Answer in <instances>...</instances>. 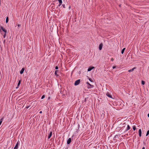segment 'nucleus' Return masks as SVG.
Returning a JSON list of instances; mask_svg holds the SVG:
<instances>
[{"label": "nucleus", "instance_id": "obj_1", "mask_svg": "<svg viewBox=\"0 0 149 149\" xmlns=\"http://www.w3.org/2000/svg\"><path fill=\"white\" fill-rule=\"evenodd\" d=\"M120 125H122V127H125V126H127V129L124 132H126L129 130L130 128L129 125L127 124V123H126L125 122L123 123H121Z\"/></svg>", "mask_w": 149, "mask_h": 149}, {"label": "nucleus", "instance_id": "obj_2", "mask_svg": "<svg viewBox=\"0 0 149 149\" xmlns=\"http://www.w3.org/2000/svg\"><path fill=\"white\" fill-rule=\"evenodd\" d=\"M80 80L79 79L77 80H76L74 84V85L75 86H77L80 83Z\"/></svg>", "mask_w": 149, "mask_h": 149}, {"label": "nucleus", "instance_id": "obj_3", "mask_svg": "<svg viewBox=\"0 0 149 149\" xmlns=\"http://www.w3.org/2000/svg\"><path fill=\"white\" fill-rule=\"evenodd\" d=\"M87 83L89 85L88 86V88H90L91 87H93V85L90 84L88 82H87Z\"/></svg>", "mask_w": 149, "mask_h": 149}, {"label": "nucleus", "instance_id": "obj_4", "mask_svg": "<svg viewBox=\"0 0 149 149\" xmlns=\"http://www.w3.org/2000/svg\"><path fill=\"white\" fill-rule=\"evenodd\" d=\"M18 144H19V143L18 142H17L16 143V144L15 146L14 147L13 149H17V148H18Z\"/></svg>", "mask_w": 149, "mask_h": 149}, {"label": "nucleus", "instance_id": "obj_5", "mask_svg": "<svg viewBox=\"0 0 149 149\" xmlns=\"http://www.w3.org/2000/svg\"><path fill=\"white\" fill-rule=\"evenodd\" d=\"M71 139L70 138H69L67 141V143L68 144H70L71 142Z\"/></svg>", "mask_w": 149, "mask_h": 149}, {"label": "nucleus", "instance_id": "obj_6", "mask_svg": "<svg viewBox=\"0 0 149 149\" xmlns=\"http://www.w3.org/2000/svg\"><path fill=\"white\" fill-rule=\"evenodd\" d=\"M139 136L141 137V129H140L139 131Z\"/></svg>", "mask_w": 149, "mask_h": 149}, {"label": "nucleus", "instance_id": "obj_7", "mask_svg": "<svg viewBox=\"0 0 149 149\" xmlns=\"http://www.w3.org/2000/svg\"><path fill=\"white\" fill-rule=\"evenodd\" d=\"M52 134V131H50V132L49 133V134L48 136V139H49L51 137V136Z\"/></svg>", "mask_w": 149, "mask_h": 149}, {"label": "nucleus", "instance_id": "obj_8", "mask_svg": "<svg viewBox=\"0 0 149 149\" xmlns=\"http://www.w3.org/2000/svg\"><path fill=\"white\" fill-rule=\"evenodd\" d=\"M103 45L102 43L100 44L99 45V49L100 50H101L102 47Z\"/></svg>", "mask_w": 149, "mask_h": 149}, {"label": "nucleus", "instance_id": "obj_9", "mask_svg": "<svg viewBox=\"0 0 149 149\" xmlns=\"http://www.w3.org/2000/svg\"><path fill=\"white\" fill-rule=\"evenodd\" d=\"M94 68V67H91L89 68L88 69V71H91L92 69H93Z\"/></svg>", "mask_w": 149, "mask_h": 149}, {"label": "nucleus", "instance_id": "obj_10", "mask_svg": "<svg viewBox=\"0 0 149 149\" xmlns=\"http://www.w3.org/2000/svg\"><path fill=\"white\" fill-rule=\"evenodd\" d=\"M136 68L135 67H134L133 68H132V69L130 70H129L128 71L129 72H132L134 69H136Z\"/></svg>", "mask_w": 149, "mask_h": 149}, {"label": "nucleus", "instance_id": "obj_11", "mask_svg": "<svg viewBox=\"0 0 149 149\" xmlns=\"http://www.w3.org/2000/svg\"><path fill=\"white\" fill-rule=\"evenodd\" d=\"M24 68H22V70H21L20 71V74H23V73L24 72Z\"/></svg>", "mask_w": 149, "mask_h": 149}, {"label": "nucleus", "instance_id": "obj_12", "mask_svg": "<svg viewBox=\"0 0 149 149\" xmlns=\"http://www.w3.org/2000/svg\"><path fill=\"white\" fill-rule=\"evenodd\" d=\"M106 95L108 96V97L110 98H112V96L109 93H106Z\"/></svg>", "mask_w": 149, "mask_h": 149}, {"label": "nucleus", "instance_id": "obj_13", "mask_svg": "<svg viewBox=\"0 0 149 149\" xmlns=\"http://www.w3.org/2000/svg\"><path fill=\"white\" fill-rule=\"evenodd\" d=\"M125 49V48H123V49H122V51H121V53L122 54H123V53Z\"/></svg>", "mask_w": 149, "mask_h": 149}, {"label": "nucleus", "instance_id": "obj_14", "mask_svg": "<svg viewBox=\"0 0 149 149\" xmlns=\"http://www.w3.org/2000/svg\"><path fill=\"white\" fill-rule=\"evenodd\" d=\"M8 21V17H7L6 19V23H7Z\"/></svg>", "mask_w": 149, "mask_h": 149}, {"label": "nucleus", "instance_id": "obj_15", "mask_svg": "<svg viewBox=\"0 0 149 149\" xmlns=\"http://www.w3.org/2000/svg\"><path fill=\"white\" fill-rule=\"evenodd\" d=\"M5 33H6L7 31L4 28L2 29V30Z\"/></svg>", "mask_w": 149, "mask_h": 149}, {"label": "nucleus", "instance_id": "obj_16", "mask_svg": "<svg viewBox=\"0 0 149 149\" xmlns=\"http://www.w3.org/2000/svg\"><path fill=\"white\" fill-rule=\"evenodd\" d=\"M58 71V70H56L55 71V74L56 75V76H58V75L57 74V72Z\"/></svg>", "mask_w": 149, "mask_h": 149}, {"label": "nucleus", "instance_id": "obj_17", "mask_svg": "<svg viewBox=\"0 0 149 149\" xmlns=\"http://www.w3.org/2000/svg\"><path fill=\"white\" fill-rule=\"evenodd\" d=\"M21 83V80L19 81L18 84H17V86H19V85H20Z\"/></svg>", "mask_w": 149, "mask_h": 149}, {"label": "nucleus", "instance_id": "obj_18", "mask_svg": "<svg viewBox=\"0 0 149 149\" xmlns=\"http://www.w3.org/2000/svg\"><path fill=\"white\" fill-rule=\"evenodd\" d=\"M145 82L144 81L142 80L141 81L142 84L143 85L145 84Z\"/></svg>", "mask_w": 149, "mask_h": 149}, {"label": "nucleus", "instance_id": "obj_19", "mask_svg": "<svg viewBox=\"0 0 149 149\" xmlns=\"http://www.w3.org/2000/svg\"><path fill=\"white\" fill-rule=\"evenodd\" d=\"M3 120V118H2L1 119V120H0V125H1V123L2 122V121Z\"/></svg>", "mask_w": 149, "mask_h": 149}, {"label": "nucleus", "instance_id": "obj_20", "mask_svg": "<svg viewBox=\"0 0 149 149\" xmlns=\"http://www.w3.org/2000/svg\"><path fill=\"white\" fill-rule=\"evenodd\" d=\"M58 1L59 3L60 4H62V0H58Z\"/></svg>", "mask_w": 149, "mask_h": 149}, {"label": "nucleus", "instance_id": "obj_21", "mask_svg": "<svg viewBox=\"0 0 149 149\" xmlns=\"http://www.w3.org/2000/svg\"><path fill=\"white\" fill-rule=\"evenodd\" d=\"M133 130H135L136 129V127L135 125L133 127Z\"/></svg>", "mask_w": 149, "mask_h": 149}, {"label": "nucleus", "instance_id": "obj_22", "mask_svg": "<svg viewBox=\"0 0 149 149\" xmlns=\"http://www.w3.org/2000/svg\"><path fill=\"white\" fill-rule=\"evenodd\" d=\"M6 33H5L3 35V37L4 38H5L6 36Z\"/></svg>", "mask_w": 149, "mask_h": 149}, {"label": "nucleus", "instance_id": "obj_23", "mask_svg": "<svg viewBox=\"0 0 149 149\" xmlns=\"http://www.w3.org/2000/svg\"><path fill=\"white\" fill-rule=\"evenodd\" d=\"M149 134V130L147 131L146 136H147Z\"/></svg>", "mask_w": 149, "mask_h": 149}, {"label": "nucleus", "instance_id": "obj_24", "mask_svg": "<svg viewBox=\"0 0 149 149\" xmlns=\"http://www.w3.org/2000/svg\"><path fill=\"white\" fill-rule=\"evenodd\" d=\"M45 95H43L42 96V97H41V99H43V98H45Z\"/></svg>", "mask_w": 149, "mask_h": 149}, {"label": "nucleus", "instance_id": "obj_25", "mask_svg": "<svg viewBox=\"0 0 149 149\" xmlns=\"http://www.w3.org/2000/svg\"><path fill=\"white\" fill-rule=\"evenodd\" d=\"M0 28L1 29H0V31H1V29L2 30V29H3V27L2 26H1L0 27Z\"/></svg>", "mask_w": 149, "mask_h": 149}, {"label": "nucleus", "instance_id": "obj_26", "mask_svg": "<svg viewBox=\"0 0 149 149\" xmlns=\"http://www.w3.org/2000/svg\"><path fill=\"white\" fill-rule=\"evenodd\" d=\"M62 6H63V7L64 8H65V4H63Z\"/></svg>", "mask_w": 149, "mask_h": 149}, {"label": "nucleus", "instance_id": "obj_27", "mask_svg": "<svg viewBox=\"0 0 149 149\" xmlns=\"http://www.w3.org/2000/svg\"><path fill=\"white\" fill-rule=\"evenodd\" d=\"M17 25L18 27H20L21 26V25L19 24H17Z\"/></svg>", "mask_w": 149, "mask_h": 149}, {"label": "nucleus", "instance_id": "obj_28", "mask_svg": "<svg viewBox=\"0 0 149 149\" xmlns=\"http://www.w3.org/2000/svg\"><path fill=\"white\" fill-rule=\"evenodd\" d=\"M58 67L57 66H56L55 67V69L56 70H57L58 69Z\"/></svg>", "mask_w": 149, "mask_h": 149}, {"label": "nucleus", "instance_id": "obj_29", "mask_svg": "<svg viewBox=\"0 0 149 149\" xmlns=\"http://www.w3.org/2000/svg\"><path fill=\"white\" fill-rule=\"evenodd\" d=\"M30 106H27V107H26V109H28V108H30Z\"/></svg>", "mask_w": 149, "mask_h": 149}, {"label": "nucleus", "instance_id": "obj_30", "mask_svg": "<svg viewBox=\"0 0 149 149\" xmlns=\"http://www.w3.org/2000/svg\"><path fill=\"white\" fill-rule=\"evenodd\" d=\"M116 68V67L115 66L113 67V69L115 68Z\"/></svg>", "mask_w": 149, "mask_h": 149}, {"label": "nucleus", "instance_id": "obj_31", "mask_svg": "<svg viewBox=\"0 0 149 149\" xmlns=\"http://www.w3.org/2000/svg\"><path fill=\"white\" fill-rule=\"evenodd\" d=\"M111 60L112 61H113V58H112L111 59Z\"/></svg>", "mask_w": 149, "mask_h": 149}, {"label": "nucleus", "instance_id": "obj_32", "mask_svg": "<svg viewBox=\"0 0 149 149\" xmlns=\"http://www.w3.org/2000/svg\"><path fill=\"white\" fill-rule=\"evenodd\" d=\"M60 4V3H59V5H58V6H60L61 4Z\"/></svg>", "mask_w": 149, "mask_h": 149}, {"label": "nucleus", "instance_id": "obj_33", "mask_svg": "<svg viewBox=\"0 0 149 149\" xmlns=\"http://www.w3.org/2000/svg\"><path fill=\"white\" fill-rule=\"evenodd\" d=\"M142 149H145V148L144 147H143Z\"/></svg>", "mask_w": 149, "mask_h": 149}, {"label": "nucleus", "instance_id": "obj_34", "mask_svg": "<svg viewBox=\"0 0 149 149\" xmlns=\"http://www.w3.org/2000/svg\"><path fill=\"white\" fill-rule=\"evenodd\" d=\"M148 117H149V113H148Z\"/></svg>", "mask_w": 149, "mask_h": 149}, {"label": "nucleus", "instance_id": "obj_35", "mask_svg": "<svg viewBox=\"0 0 149 149\" xmlns=\"http://www.w3.org/2000/svg\"><path fill=\"white\" fill-rule=\"evenodd\" d=\"M5 42V40H4V41H3L4 43Z\"/></svg>", "mask_w": 149, "mask_h": 149}, {"label": "nucleus", "instance_id": "obj_36", "mask_svg": "<svg viewBox=\"0 0 149 149\" xmlns=\"http://www.w3.org/2000/svg\"><path fill=\"white\" fill-rule=\"evenodd\" d=\"M89 80H90V81H91V79H89Z\"/></svg>", "mask_w": 149, "mask_h": 149}, {"label": "nucleus", "instance_id": "obj_37", "mask_svg": "<svg viewBox=\"0 0 149 149\" xmlns=\"http://www.w3.org/2000/svg\"><path fill=\"white\" fill-rule=\"evenodd\" d=\"M18 88V87H16V88Z\"/></svg>", "mask_w": 149, "mask_h": 149}, {"label": "nucleus", "instance_id": "obj_38", "mask_svg": "<svg viewBox=\"0 0 149 149\" xmlns=\"http://www.w3.org/2000/svg\"><path fill=\"white\" fill-rule=\"evenodd\" d=\"M40 113H42V112H40Z\"/></svg>", "mask_w": 149, "mask_h": 149}, {"label": "nucleus", "instance_id": "obj_39", "mask_svg": "<svg viewBox=\"0 0 149 149\" xmlns=\"http://www.w3.org/2000/svg\"><path fill=\"white\" fill-rule=\"evenodd\" d=\"M70 8V7H69V8Z\"/></svg>", "mask_w": 149, "mask_h": 149}]
</instances>
